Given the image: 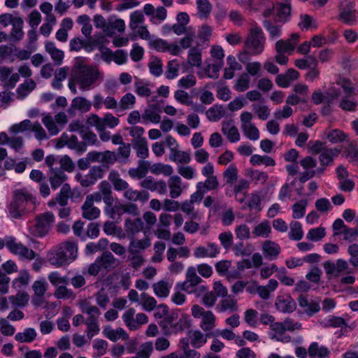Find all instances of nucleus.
Listing matches in <instances>:
<instances>
[{"mask_svg":"<svg viewBox=\"0 0 358 358\" xmlns=\"http://www.w3.org/2000/svg\"><path fill=\"white\" fill-rule=\"evenodd\" d=\"M55 217L51 212H45L38 215L36 218L34 225L36 235L43 238L46 236L52 227Z\"/></svg>","mask_w":358,"mask_h":358,"instance_id":"7","label":"nucleus"},{"mask_svg":"<svg viewBox=\"0 0 358 358\" xmlns=\"http://www.w3.org/2000/svg\"><path fill=\"white\" fill-rule=\"evenodd\" d=\"M264 28L268 32L270 39L274 40L281 36L282 26L275 24L270 20H264L262 21Z\"/></svg>","mask_w":358,"mask_h":358,"instance_id":"36","label":"nucleus"},{"mask_svg":"<svg viewBox=\"0 0 358 358\" xmlns=\"http://www.w3.org/2000/svg\"><path fill=\"white\" fill-rule=\"evenodd\" d=\"M250 162L253 165L264 164L266 166H274L275 161L268 155H253L250 157Z\"/></svg>","mask_w":358,"mask_h":358,"instance_id":"47","label":"nucleus"},{"mask_svg":"<svg viewBox=\"0 0 358 358\" xmlns=\"http://www.w3.org/2000/svg\"><path fill=\"white\" fill-rule=\"evenodd\" d=\"M340 153L337 148H327L319 155V161L322 166H332L334 160Z\"/></svg>","mask_w":358,"mask_h":358,"instance_id":"26","label":"nucleus"},{"mask_svg":"<svg viewBox=\"0 0 358 358\" xmlns=\"http://www.w3.org/2000/svg\"><path fill=\"white\" fill-rule=\"evenodd\" d=\"M299 27L301 30H308L311 27L316 29L317 27V24L314 21L312 16L308 14H301L300 15V21L298 23Z\"/></svg>","mask_w":358,"mask_h":358,"instance_id":"56","label":"nucleus"},{"mask_svg":"<svg viewBox=\"0 0 358 358\" xmlns=\"http://www.w3.org/2000/svg\"><path fill=\"white\" fill-rule=\"evenodd\" d=\"M250 79L248 73H243L237 80L234 89L238 92H245L250 87Z\"/></svg>","mask_w":358,"mask_h":358,"instance_id":"63","label":"nucleus"},{"mask_svg":"<svg viewBox=\"0 0 358 358\" xmlns=\"http://www.w3.org/2000/svg\"><path fill=\"white\" fill-rule=\"evenodd\" d=\"M143 227L144 223L139 217L134 219L127 218L124 222L125 231L128 235L134 236L139 233L143 230Z\"/></svg>","mask_w":358,"mask_h":358,"instance_id":"21","label":"nucleus"},{"mask_svg":"<svg viewBox=\"0 0 358 358\" xmlns=\"http://www.w3.org/2000/svg\"><path fill=\"white\" fill-rule=\"evenodd\" d=\"M24 22L20 17H15V21L13 23V27L10 31V39L13 41H19L24 36V31H22Z\"/></svg>","mask_w":358,"mask_h":358,"instance_id":"31","label":"nucleus"},{"mask_svg":"<svg viewBox=\"0 0 358 358\" xmlns=\"http://www.w3.org/2000/svg\"><path fill=\"white\" fill-rule=\"evenodd\" d=\"M167 185L170 189L169 196L173 199L178 198L182 193L183 189L185 188V186L182 185V179L176 175L169 178Z\"/></svg>","mask_w":358,"mask_h":358,"instance_id":"18","label":"nucleus"},{"mask_svg":"<svg viewBox=\"0 0 358 358\" xmlns=\"http://www.w3.org/2000/svg\"><path fill=\"white\" fill-rule=\"evenodd\" d=\"M299 73L294 69H289L286 73L278 74L275 78V83L278 87L287 88L290 86L291 83L298 79Z\"/></svg>","mask_w":358,"mask_h":358,"instance_id":"16","label":"nucleus"},{"mask_svg":"<svg viewBox=\"0 0 358 358\" xmlns=\"http://www.w3.org/2000/svg\"><path fill=\"white\" fill-rule=\"evenodd\" d=\"M325 235V228L323 227H319L310 229L306 235V238L311 241L317 242L322 240Z\"/></svg>","mask_w":358,"mask_h":358,"instance_id":"57","label":"nucleus"},{"mask_svg":"<svg viewBox=\"0 0 358 358\" xmlns=\"http://www.w3.org/2000/svg\"><path fill=\"white\" fill-rule=\"evenodd\" d=\"M262 249L265 257L269 260L275 259L280 252L279 245L272 241H266Z\"/></svg>","mask_w":358,"mask_h":358,"instance_id":"29","label":"nucleus"},{"mask_svg":"<svg viewBox=\"0 0 358 358\" xmlns=\"http://www.w3.org/2000/svg\"><path fill=\"white\" fill-rule=\"evenodd\" d=\"M275 8L278 22L285 23L289 20L292 10L291 0H284V2L278 1L275 3Z\"/></svg>","mask_w":358,"mask_h":358,"instance_id":"17","label":"nucleus"},{"mask_svg":"<svg viewBox=\"0 0 358 358\" xmlns=\"http://www.w3.org/2000/svg\"><path fill=\"white\" fill-rule=\"evenodd\" d=\"M132 147L136 151V155L139 158L144 159L148 157L149 150L146 138L134 140Z\"/></svg>","mask_w":358,"mask_h":358,"instance_id":"33","label":"nucleus"},{"mask_svg":"<svg viewBox=\"0 0 358 358\" xmlns=\"http://www.w3.org/2000/svg\"><path fill=\"white\" fill-rule=\"evenodd\" d=\"M71 106L82 112H87L92 107V103L84 97L77 96L73 99Z\"/></svg>","mask_w":358,"mask_h":358,"instance_id":"49","label":"nucleus"},{"mask_svg":"<svg viewBox=\"0 0 358 358\" xmlns=\"http://www.w3.org/2000/svg\"><path fill=\"white\" fill-rule=\"evenodd\" d=\"M136 103V97L131 93H127L120 99L119 105L121 109L128 110L134 106Z\"/></svg>","mask_w":358,"mask_h":358,"instance_id":"62","label":"nucleus"},{"mask_svg":"<svg viewBox=\"0 0 358 358\" xmlns=\"http://www.w3.org/2000/svg\"><path fill=\"white\" fill-rule=\"evenodd\" d=\"M303 236L302 224L298 221H292L290 223L289 238L294 241H300Z\"/></svg>","mask_w":358,"mask_h":358,"instance_id":"48","label":"nucleus"},{"mask_svg":"<svg viewBox=\"0 0 358 358\" xmlns=\"http://www.w3.org/2000/svg\"><path fill=\"white\" fill-rule=\"evenodd\" d=\"M308 352L310 358H328L330 355L327 347H320L317 342H313L310 345Z\"/></svg>","mask_w":358,"mask_h":358,"instance_id":"27","label":"nucleus"},{"mask_svg":"<svg viewBox=\"0 0 358 358\" xmlns=\"http://www.w3.org/2000/svg\"><path fill=\"white\" fill-rule=\"evenodd\" d=\"M348 253L350 256V264L355 267H358V244L350 245L348 248Z\"/></svg>","mask_w":358,"mask_h":358,"instance_id":"64","label":"nucleus"},{"mask_svg":"<svg viewBox=\"0 0 358 358\" xmlns=\"http://www.w3.org/2000/svg\"><path fill=\"white\" fill-rule=\"evenodd\" d=\"M252 233L255 236L268 237L271 233L269 223L267 221L259 223L254 228Z\"/></svg>","mask_w":358,"mask_h":358,"instance_id":"61","label":"nucleus"},{"mask_svg":"<svg viewBox=\"0 0 358 358\" xmlns=\"http://www.w3.org/2000/svg\"><path fill=\"white\" fill-rule=\"evenodd\" d=\"M220 252V248L215 243H208L207 246H198L194 250V256L197 259L215 258Z\"/></svg>","mask_w":358,"mask_h":358,"instance_id":"12","label":"nucleus"},{"mask_svg":"<svg viewBox=\"0 0 358 358\" xmlns=\"http://www.w3.org/2000/svg\"><path fill=\"white\" fill-rule=\"evenodd\" d=\"M226 183L229 185L234 184L238 179V169L234 164H230L223 173Z\"/></svg>","mask_w":358,"mask_h":358,"instance_id":"50","label":"nucleus"},{"mask_svg":"<svg viewBox=\"0 0 358 358\" xmlns=\"http://www.w3.org/2000/svg\"><path fill=\"white\" fill-rule=\"evenodd\" d=\"M77 251L78 248L75 243H64L49 252L48 261L56 267L69 264L76 259Z\"/></svg>","mask_w":358,"mask_h":358,"instance_id":"3","label":"nucleus"},{"mask_svg":"<svg viewBox=\"0 0 358 358\" xmlns=\"http://www.w3.org/2000/svg\"><path fill=\"white\" fill-rule=\"evenodd\" d=\"M98 192L103 196V201L106 205L108 207L112 206L114 199L110 183L106 180L101 181L99 185Z\"/></svg>","mask_w":358,"mask_h":358,"instance_id":"28","label":"nucleus"},{"mask_svg":"<svg viewBox=\"0 0 358 358\" xmlns=\"http://www.w3.org/2000/svg\"><path fill=\"white\" fill-rule=\"evenodd\" d=\"M102 334L106 338L113 342L120 338L124 341L129 338L128 334L120 327L114 330L110 327H106L103 329Z\"/></svg>","mask_w":358,"mask_h":358,"instance_id":"22","label":"nucleus"},{"mask_svg":"<svg viewBox=\"0 0 358 358\" xmlns=\"http://www.w3.org/2000/svg\"><path fill=\"white\" fill-rule=\"evenodd\" d=\"M275 306L276 309L283 313H290L295 310L296 304L289 295L278 296Z\"/></svg>","mask_w":358,"mask_h":358,"instance_id":"14","label":"nucleus"},{"mask_svg":"<svg viewBox=\"0 0 358 358\" xmlns=\"http://www.w3.org/2000/svg\"><path fill=\"white\" fill-rule=\"evenodd\" d=\"M296 48V43L292 40H279L275 43L276 52H285L291 55Z\"/></svg>","mask_w":358,"mask_h":358,"instance_id":"41","label":"nucleus"},{"mask_svg":"<svg viewBox=\"0 0 358 358\" xmlns=\"http://www.w3.org/2000/svg\"><path fill=\"white\" fill-rule=\"evenodd\" d=\"M36 198L26 189L15 192L13 199L8 206L10 215L14 219H19L27 212L31 210L35 205Z\"/></svg>","mask_w":358,"mask_h":358,"instance_id":"2","label":"nucleus"},{"mask_svg":"<svg viewBox=\"0 0 358 358\" xmlns=\"http://www.w3.org/2000/svg\"><path fill=\"white\" fill-rule=\"evenodd\" d=\"M6 247L9 252L18 255L22 259L31 260L36 256V253L34 250L17 242L16 238L12 236H6Z\"/></svg>","mask_w":358,"mask_h":358,"instance_id":"5","label":"nucleus"},{"mask_svg":"<svg viewBox=\"0 0 358 358\" xmlns=\"http://www.w3.org/2000/svg\"><path fill=\"white\" fill-rule=\"evenodd\" d=\"M225 111L222 106H214L206 111L207 118L211 122L220 120L224 115Z\"/></svg>","mask_w":358,"mask_h":358,"instance_id":"53","label":"nucleus"},{"mask_svg":"<svg viewBox=\"0 0 358 358\" xmlns=\"http://www.w3.org/2000/svg\"><path fill=\"white\" fill-rule=\"evenodd\" d=\"M207 338L206 334L203 335L199 330L189 333L190 344L195 348L202 347L206 343Z\"/></svg>","mask_w":358,"mask_h":358,"instance_id":"44","label":"nucleus"},{"mask_svg":"<svg viewBox=\"0 0 358 358\" xmlns=\"http://www.w3.org/2000/svg\"><path fill=\"white\" fill-rule=\"evenodd\" d=\"M50 282L55 287H59L69 283V279L66 276H62L58 271H52L48 275Z\"/></svg>","mask_w":358,"mask_h":358,"instance_id":"60","label":"nucleus"},{"mask_svg":"<svg viewBox=\"0 0 358 358\" xmlns=\"http://www.w3.org/2000/svg\"><path fill=\"white\" fill-rule=\"evenodd\" d=\"M222 131L227 136L229 141L231 143H236L241 139L238 129L236 127L231 125V120L222 123Z\"/></svg>","mask_w":358,"mask_h":358,"instance_id":"23","label":"nucleus"},{"mask_svg":"<svg viewBox=\"0 0 358 358\" xmlns=\"http://www.w3.org/2000/svg\"><path fill=\"white\" fill-rule=\"evenodd\" d=\"M298 303L301 308H303L304 311L308 315H313V314L319 312L320 307L318 303L311 301H309L306 296L301 295L298 298Z\"/></svg>","mask_w":358,"mask_h":358,"instance_id":"24","label":"nucleus"},{"mask_svg":"<svg viewBox=\"0 0 358 358\" xmlns=\"http://www.w3.org/2000/svg\"><path fill=\"white\" fill-rule=\"evenodd\" d=\"M169 159L174 162L182 164H188L191 161L190 155L188 152L178 150L176 148H171Z\"/></svg>","mask_w":358,"mask_h":358,"instance_id":"37","label":"nucleus"},{"mask_svg":"<svg viewBox=\"0 0 358 358\" xmlns=\"http://www.w3.org/2000/svg\"><path fill=\"white\" fill-rule=\"evenodd\" d=\"M178 319V313L172 311L159 322V326L166 335L175 334V326Z\"/></svg>","mask_w":358,"mask_h":358,"instance_id":"19","label":"nucleus"},{"mask_svg":"<svg viewBox=\"0 0 358 358\" xmlns=\"http://www.w3.org/2000/svg\"><path fill=\"white\" fill-rule=\"evenodd\" d=\"M125 29L124 21L122 19H115L110 17L108 20V25L106 32L113 34L115 31L119 32L124 31Z\"/></svg>","mask_w":358,"mask_h":358,"instance_id":"45","label":"nucleus"},{"mask_svg":"<svg viewBox=\"0 0 358 358\" xmlns=\"http://www.w3.org/2000/svg\"><path fill=\"white\" fill-rule=\"evenodd\" d=\"M200 327L208 334L213 333V329L216 326V317L210 310H207L206 314L201 318Z\"/></svg>","mask_w":358,"mask_h":358,"instance_id":"20","label":"nucleus"},{"mask_svg":"<svg viewBox=\"0 0 358 358\" xmlns=\"http://www.w3.org/2000/svg\"><path fill=\"white\" fill-rule=\"evenodd\" d=\"M67 176L64 171L60 169L52 170L49 176V180L51 187L53 189H57L61 185L63 186L64 181L66 180Z\"/></svg>","mask_w":358,"mask_h":358,"instance_id":"30","label":"nucleus"},{"mask_svg":"<svg viewBox=\"0 0 358 358\" xmlns=\"http://www.w3.org/2000/svg\"><path fill=\"white\" fill-rule=\"evenodd\" d=\"M246 176L251 178L255 185L264 184L268 178L266 172L252 169L247 171Z\"/></svg>","mask_w":358,"mask_h":358,"instance_id":"46","label":"nucleus"},{"mask_svg":"<svg viewBox=\"0 0 358 358\" xmlns=\"http://www.w3.org/2000/svg\"><path fill=\"white\" fill-rule=\"evenodd\" d=\"M308 206V201L306 199H301L295 203L292 206V217L294 219L302 218L306 213V209Z\"/></svg>","mask_w":358,"mask_h":358,"instance_id":"51","label":"nucleus"},{"mask_svg":"<svg viewBox=\"0 0 358 358\" xmlns=\"http://www.w3.org/2000/svg\"><path fill=\"white\" fill-rule=\"evenodd\" d=\"M37 336L36 331L32 327L26 328L23 332H18L15 336V339L19 343H29L33 342Z\"/></svg>","mask_w":358,"mask_h":358,"instance_id":"35","label":"nucleus"},{"mask_svg":"<svg viewBox=\"0 0 358 358\" xmlns=\"http://www.w3.org/2000/svg\"><path fill=\"white\" fill-rule=\"evenodd\" d=\"M324 326L333 328L341 327L343 329L348 327V324L341 317L329 315L324 320Z\"/></svg>","mask_w":358,"mask_h":358,"instance_id":"55","label":"nucleus"},{"mask_svg":"<svg viewBox=\"0 0 358 358\" xmlns=\"http://www.w3.org/2000/svg\"><path fill=\"white\" fill-rule=\"evenodd\" d=\"M82 62L81 57L76 58L71 71L72 78L82 91H89L99 85L103 73L96 66L82 64Z\"/></svg>","mask_w":358,"mask_h":358,"instance_id":"1","label":"nucleus"},{"mask_svg":"<svg viewBox=\"0 0 358 358\" xmlns=\"http://www.w3.org/2000/svg\"><path fill=\"white\" fill-rule=\"evenodd\" d=\"M81 210L83 217L88 220L98 218L101 213L100 210L88 201H85L81 207Z\"/></svg>","mask_w":358,"mask_h":358,"instance_id":"25","label":"nucleus"},{"mask_svg":"<svg viewBox=\"0 0 358 358\" xmlns=\"http://www.w3.org/2000/svg\"><path fill=\"white\" fill-rule=\"evenodd\" d=\"M198 15L201 19H206L212 10V5L208 0H196Z\"/></svg>","mask_w":358,"mask_h":358,"instance_id":"42","label":"nucleus"},{"mask_svg":"<svg viewBox=\"0 0 358 358\" xmlns=\"http://www.w3.org/2000/svg\"><path fill=\"white\" fill-rule=\"evenodd\" d=\"M141 186L151 192H157L159 194H166V182L163 180H155L152 176H148L141 182Z\"/></svg>","mask_w":358,"mask_h":358,"instance_id":"15","label":"nucleus"},{"mask_svg":"<svg viewBox=\"0 0 358 358\" xmlns=\"http://www.w3.org/2000/svg\"><path fill=\"white\" fill-rule=\"evenodd\" d=\"M124 197L131 201H141L145 202L149 199V193L145 191L134 190L131 188H127L124 193Z\"/></svg>","mask_w":358,"mask_h":358,"instance_id":"34","label":"nucleus"},{"mask_svg":"<svg viewBox=\"0 0 358 358\" xmlns=\"http://www.w3.org/2000/svg\"><path fill=\"white\" fill-rule=\"evenodd\" d=\"M108 180L113 184L116 191H124L127 189L129 184L127 182L120 177V174L116 171H111L108 175Z\"/></svg>","mask_w":358,"mask_h":358,"instance_id":"32","label":"nucleus"},{"mask_svg":"<svg viewBox=\"0 0 358 358\" xmlns=\"http://www.w3.org/2000/svg\"><path fill=\"white\" fill-rule=\"evenodd\" d=\"M201 278L197 275L194 268L189 267L186 273V280L181 284L178 283L182 291L189 294L195 293L197 291V286L201 283Z\"/></svg>","mask_w":358,"mask_h":358,"instance_id":"9","label":"nucleus"},{"mask_svg":"<svg viewBox=\"0 0 358 358\" xmlns=\"http://www.w3.org/2000/svg\"><path fill=\"white\" fill-rule=\"evenodd\" d=\"M151 245L150 239L145 238L142 240H133L130 242L129 252L130 254L138 253L149 248Z\"/></svg>","mask_w":358,"mask_h":358,"instance_id":"40","label":"nucleus"},{"mask_svg":"<svg viewBox=\"0 0 358 358\" xmlns=\"http://www.w3.org/2000/svg\"><path fill=\"white\" fill-rule=\"evenodd\" d=\"M162 112V106L160 103H156L148 105L141 115L142 123L146 124L148 122L155 124L159 123L161 120L160 114Z\"/></svg>","mask_w":358,"mask_h":358,"instance_id":"11","label":"nucleus"},{"mask_svg":"<svg viewBox=\"0 0 358 358\" xmlns=\"http://www.w3.org/2000/svg\"><path fill=\"white\" fill-rule=\"evenodd\" d=\"M71 187L69 184L65 183L62 187L59 192L55 199L49 201L48 205L50 208H57L59 207L66 206L68 204Z\"/></svg>","mask_w":358,"mask_h":358,"instance_id":"13","label":"nucleus"},{"mask_svg":"<svg viewBox=\"0 0 358 358\" xmlns=\"http://www.w3.org/2000/svg\"><path fill=\"white\" fill-rule=\"evenodd\" d=\"M191 324L192 320L188 315L182 314L180 317H178L175 326V334L188 329L191 327Z\"/></svg>","mask_w":358,"mask_h":358,"instance_id":"52","label":"nucleus"},{"mask_svg":"<svg viewBox=\"0 0 358 358\" xmlns=\"http://www.w3.org/2000/svg\"><path fill=\"white\" fill-rule=\"evenodd\" d=\"M201 354L199 352L190 349H187L185 352L175 351L166 355L162 356L160 358H200Z\"/></svg>","mask_w":358,"mask_h":358,"instance_id":"38","label":"nucleus"},{"mask_svg":"<svg viewBox=\"0 0 358 358\" xmlns=\"http://www.w3.org/2000/svg\"><path fill=\"white\" fill-rule=\"evenodd\" d=\"M201 50L198 47H193L188 52V63L192 66L200 67L201 65Z\"/></svg>","mask_w":358,"mask_h":358,"instance_id":"43","label":"nucleus"},{"mask_svg":"<svg viewBox=\"0 0 358 358\" xmlns=\"http://www.w3.org/2000/svg\"><path fill=\"white\" fill-rule=\"evenodd\" d=\"M6 247L9 252L18 255L22 259L31 260L36 256V253L34 250L17 242L16 238L12 236H6Z\"/></svg>","mask_w":358,"mask_h":358,"instance_id":"6","label":"nucleus"},{"mask_svg":"<svg viewBox=\"0 0 358 358\" xmlns=\"http://www.w3.org/2000/svg\"><path fill=\"white\" fill-rule=\"evenodd\" d=\"M96 262H99L103 268L108 269L115 264V258L111 252L106 251L96 258Z\"/></svg>","mask_w":358,"mask_h":358,"instance_id":"58","label":"nucleus"},{"mask_svg":"<svg viewBox=\"0 0 358 358\" xmlns=\"http://www.w3.org/2000/svg\"><path fill=\"white\" fill-rule=\"evenodd\" d=\"M253 115L250 112L243 111L241 115V129L243 134L251 141L259 138V131L256 126L252 123Z\"/></svg>","mask_w":358,"mask_h":358,"instance_id":"8","label":"nucleus"},{"mask_svg":"<svg viewBox=\"0 0 358 358\" xmlns=\"http://www.w3.org/2000/svg\"><path fill=\"white\" fill-rule=\"evenodd\" d=\"M266 41L263 30L258 26H253L244 41L243 54L250 56L261 55L264 50Z\"/></svg>","mask_w":358,"mask_h":358,"instance_id":"4","label":"nucleus"},{"mask_svg":"<svg viewBox=\"0 0 358 358\" xmlns=\"http://www.w3.org/2000/svg\"><path fill=\"white\" fill-rule=\"evenodd\" d=\"M141 304L143 310L150 312L156 308V299L154 297L149 296L148 294L145 292L142 293L141 294Z\"/></svg>","mask_w":358,"mask_h":358,"instance_id":"59","label":"nucleus"},{"mask_svg":"<svg viewBox=\"0 0 358 358\" xmlns=\"http://www.w3.org/2000/svg\"><path fill=\"white\" fill-rule=\"evenodd\" d=\"M108 343L106 341L101 338H96L93 341L92 348L94 352L92 354L94 358L100 357L107 352Z\"/></svg>","mask_w":358,"mask_h":358,"instance_id":"39","label":"nucleus"},{"mask_svg":"<svg viewBox=\"0 0 358 358\" xmlns=\"http://www.w3.org/2000/svg\"><path fill=\"white\" fill-rule=\"evenodd\" d=\"M152 289L154 293L158 297L165 298L169 296L170 287H169L168 282L164 280H161L157 283L152 285Z\"/></svg>","mask_w":358,"mask_h":358,"instance_id":"54","label":"nucleus"},{"mask_svg":"<svg viewBox=\"0 0 358 358\" xmlns=\"http://www.w3.org/2000/svg\"><path fill=\"white\" fill-rule=\"evenodd\" d=\"M355 3L350 0H345L341 5L340 20L345 24L352 25L356 21Z\"/></svg>","mask_w":358,"mask_h":358,"instance_id":"10","label":"nucleus"}]
</instances>
